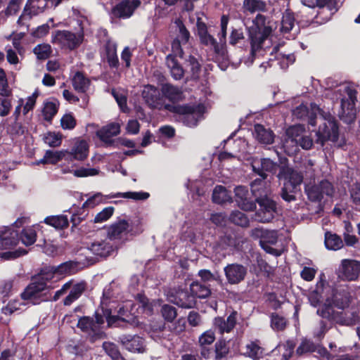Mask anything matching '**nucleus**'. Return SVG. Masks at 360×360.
<instances>
[{
	"mask_svg": "<svg viewBox=\"0 0 360 360\" xmlns=\"http://www.w3.org/2000/svg\"><path fill=\"white\" fill-rule=\"evenodd\" d=\"M166 65L170 70L172 77L176 79H181L184 74L183 68L179 65L173 55H168L166 58Z\"/></svg>",
	"mask_w": 360,
	"mask_h": 360,
	"instance_id": "ea45409f",
	"label": "nucleus"
},
{
	"mask_svg": "<svg viewBox=\"0 0 360 360\" xmlns=\"http://www.w3.org/2000/svg\"><path fill=\"white\" fill-rule=\"evenodd\" d=\"M253 136L261 144H271L274 139L273 131L259 124L255 125Z\"/></svg>",
	"mask_w": 360,
	"mask_h": 360,
	"instance_id": "473e14b6",
	"label": "nucleus"
},
{
	"mask_svg": "<svg viewBox=\"0 0 360 360\" xmlns=\"http://www.w3.org/2000/svg\"><path fill=\"white\" fill-rule=\"evenodd\" d=\"M271 326L274 330H282L286 326V321L283 317L278 314H273L271 316Z\"/></svg>",
	"mask_w": 360,
	"mask_h": 360,
	"instance_id": "774afa93",
	"label": "nucleus"
},
{
	"mask_svg": "<svg viewBox=\"0 0 360 360\" xmlns=\"http://www.w3.org/2000/svg\"><path fill=\"white\" fill-rule=\"evenodd\" d=\"M250 236L254 239H259L260 245L277 243L278 235L275 231H268L262 227H257L251 230Z\"/></svg>",
	"mask_w": 360,
	"mask_h": 360,
	"instance_id": "cd10ccee",
	"label": "nucleus"
},
{
	"mask_svg": "<svg viewBox=\"0 0 360 360\" xmlns=\"http://www.w3.org/2000/svg\"><path fill=\"white\" fill-rule=\"evenodd\" d=\"M331 286L321 281L317 283L316 289L309 295V301L313 307H317L319 303L325 300L324 305L317 310V314L323 318L331 320L337 323L345 326H352L358 321L355 311H351L349 316H344L343 312L335 311L330 306V296L329 292Z\"/></svg>",
	"mask_w": 360,
	"mask_h": 360,
	"instance_id": "f03ea898",
	"label": "nucleus"
},
{
	"mask_svg": "<svg viewBox=\"0 0 360 360\" xmlns=\"http://www.w3.org/2000/svg\"><path fill=\"white\" fill-rule=\"evenodd\" d=\"M46 290V285L42 281L32 282L21 294L24 300H30L32 304H36L44 300V291Z\"/></svg>",
	"mask_w": 360,
	"mask_h": 360,
	"instance_id": "f3484780",
	"label": "nucleus"
},
{
	"mask_svg": "<svg viewBox=\"0 0 360 360\" xmlns=\"http://www.w3.org/2000/svg\"><path fill=\"white\" fill-rule=\"evenodd\" d=\"M257 202L259 205V209L257 212L258 220L262 223L271 221L276 212V202L268 197L258 199Z\"/></svg>",
	"mask_w": 360,
	"mask_h": 360,
	"instance_id": "6ab92c4d",
	"label": "nucleus"
},
{
	"mask_svg": "<svg viewBox=\"0 0 360 360\" xmlns=\"http://www.w3.org/2000/svg\"><path fill=\"white\" fill-rule=\"evenodd\" d=\"M114 212L113 207H108L104 208L101 212L98 213L94 217L95 223H102L107 221L112 215Z\"/></svg>",
	"mask_w": 360,
	"mask_h": 360,
	"instance_id": "69168bd1",
	"label": "nucleus"
},
{
	"mask_svg": "<svg viewBox=\"0 0 360 360\" xmlns=\"http://www.w3.org/2000/svg\"><path fill=\"white\" fill-rule=\"evenodd\" d=\"M48 0H28L23 11V13L18 20V23L20 24L22 19L27 15L31 18L33 15L42 13L48 6Z\"/></svg>",
	"mask_w": 360,
	"mask_h": 360,
	"instance_id": "b1692460",
	"label": "nucleus"
},
{
	"mask_svg": "<svg viewBox=\"0 0 360 360\" xmlns=\"http://www.w3.org/2000/svg\"><path fill=\"white\" fill-rule=\"evenodd\" d=\"M84 39L83 27L77 32L58 30L52 34V42L63 49L74 50L79 47Z\"/></svg>",
	"mask_w": 360,
	"mask_h": 360,
	"instance_id": "6e6552de",
	"label": "nucleus"
},
{
	"mask_svg": "<svg viewBox=\"0 0 360 360\" xmlns=\"http://www.w3.org/2000/svg\"><path fill=\"white\" fill-rule=\"evenodd\" d=\"M34 53L39 60L48 58L52 52L51 46L48 44H41L36 46L33 49Z\"/></svg>",
	"mask_w": 360,
	"mask_h": 360,
	"instance_id": "6e6d98bb",
	"label": "nucleus"
},
{
	"mask_svg": "<svg viewBox=\"0 0 360 360\" xmlns=\"http://www.w3.org/2000/svg\"><path fill=\"white\" fill-rule=\"evenodd\" d=\"M360 274V262L345 259L341 261L338 269V276L344 280L354 281Z\"/></svg>",
	"mask_w": 360,
	"mask_h": 360,
	"instance_id": "a211bd4d",
	"label": "nucleus"
},
{
	"mask_svg": "<svg viewBox=\"0 0 360 360\" xmlns=\"http://www.w3.org/2000/svg\"><path fill=\"white\" fill-rule=\"evenodd\" d=\"M231 195L222 186H217L213 191L212 200L215 203L222 204L231 201Z\"/></svg>",
	"mask_w": 360,
	"mask_h": 360,
	"instance_id": "a18cd8bd",
	"label": "nucleus"
},
{
	"mask_svg": "<svg viewBox=\"0 0 360 360\" xmlns=\"http://www.w3.org/2000/svg\"><path fill=\"white\" fill-rule=\"evenodd\" d=\"M251 166L252 170L263 179H266L268 174L276 172L278 167L276 162L269 158H257L251 159Z\"/></svg>",
	"mask_w": 360,
	"mask_h": 360,
	"instance_id": "aec40b11",
	"label": "nucleus"
},
{
	"mask_svg": "<svg viewBox=\"0 0 360 360\" xmlns=\"http://www.w3.org/2000/svg\"><path fill=\"white\" fill-rule=\"evenodd\" d=\"M243 6L251 13L264 11L266 9V3L262 0H244Z\"/></svg>",
	"mask_w": 360,
	"mask_h": 360,
	"instance_id": "864d4df0",
	"label": "nucleus"
},
{
	"mask_svg": "<svg viewBox=\"0 0 360 360\" xmlns=\"http://www.w3.org/2000/svg\"><path fill=\"white\" fill-rule=\"evenodd\" d=\"M76 269L77 263L70 261L59 265L56 269V273L60 275L71 274L76 271Z\"/></svg>",
	"mask_w": 360,
	"mask_h": 360,
	"instance_id": "bf43d9fd",
	"label": "nucleus"
},
{
	"mask_svg": "<svg viewBox=\"0 0 360 360\" xmlns=\"http://www.w3.org/2000/svg\"><path fill=\"white\" fill-rule=\"evenodd\" d=\"M325 245L328 250H338L343 247V241L337 234L326 232L325 234Z\"/></svg>",
	"mask_w": 360,
	"mask_h": 360,
	"instance_id": "37998d69",
	"label": "nucleus"
},
{
	"mask_svg": "<svg viewBox=\"0 0 360 360\" xmlns=\"http://www.w3.org/2000/svg\"><path fill=\"white\" fill-rule=\"evenodd\" d=\"M265 179H257L251 184V191L252 195L255 197V200L257 201L258 199L264 198L267 197L269 189L266 186Z\"/></svg>",
	"mask_w": 360,
	"mask_h": 360,
	"instance_id": "58836bf2",
	"label": "nucleus"
},
{
	"mask_svg": "<svg viewBox=\"0 0 360 360\" xmlns=\"http://www.w3.org/2000/svg\"><path fill=\"white\" fill-rule=\"evenodd\" d=\"M129 236L128 230V220L124 219H119L112 224L108 231V237L112 240H125Z\"/></svg>",
	"mask_w": 360,
	"mask_h": 360,
	"instance_id": "5701e85b",
	"label": "nucleus"
},
{
	"mask_svg": "<svg viewBox=\"0 0 360 360\" xmlns=\"http://www.w3.org/2000/svg\"><path fill=\"white\" fill-rule=\"evenodd\" d=\"M74 89L78 91L84 93L87 91L90 85V81L82 73L77 72L75 74L72 79Z\"/></svg>",
	"mask_w": 360,
	"mask_h": 360,
	"instance_id": "79ce46f5",
	"label": "nucleus"
},
{
	"mask_svg": "<svg viewBox=\"0 0 360 360\" xmlns=\"http://www.w3.org/2000/svg\"><path fill=\"white\" fill-rule=\"evenodd\" d=\"M18 233L6 229L0 234V249H10L18 244Z\"/></svg>",
	"mask_w": 360,
	"mask_h": 360,
	"instance_id": "c9c22d12",
	"label": "nucleus"
},
{
	"mask_svg": "<svg viewBox=\"0 0 360 360\" xmlns=\"http://www.w3.org/2000/svg\"><path fill=\"white\" fill-rule=\"evenodd\" d=\"M142 97L146 103L150 108L162 109L163 107L168 108V105L164 104L163 97L159 89L152 85H146L143 87Z\"/></svg>",
	"mask_w": 360,
	"mask_h": 360,
	"instance_id": "dca6fc26",
	"label": "nucleus"
},
{
	"mask_svg": "<svg viewBox=\"0 0 360 360\" xmlns=\"http://www.w3.org/2000/svg\"><path fill=\"white\" fill-rule=\"evenodd\" d=\"M107 60L111 67H117L118 58L117 56V45L115 42L108 41L105 44Z\"/></svg>",
	"mask_w": 360,
	"mask_h": 360,
	"instance_id": "de8ad7c7",
	"label": "nucleus"
},
{
	"mask_svg": "<svg viewBox=\"0 0 360 360\" xmlns=\"http://www.w3.org/2000/svg\"><path fill=\"white\" fill-rule=\"evenodd\" d=\"M44 221L56 229H63L69 225L68 219L64 215L49 216L46 217Z\"/></svg>",
	"mask_w": 360,
	"mask_h": 360,
	"instance_id": "c03bdc74",
	"label": "nucleus"
},
{
	"mask_svg": "<svg viewBox=\"0 0 360 360\" xmlns=\"http://www.w3.org/2000/svg\"><path fill=\"white\" fill-rule=\"evenodd\" d=\"M197 30L201 43L205 46H210L215 53H219V44L217 42L215 39L207 32L206 25L200 22L199 19L197 22Z\"/></svg>",
	"mask_w": 360,
	"mask_h": 360,
	"instance_id": "c85d7f7f",
	"label": "nucleus"
},
{
	"mask_svg": "<svg viewBox=\"0 0 360 360\" xmlns=\"http://www.w3.org/2000/svg\"><path fill=\"white\" fill-rule=\"evenodd\" d=\"M294 25L295 18L293 15L289 11H285L283 14L282 20L281 22V32L283 34L288 33L292 29Z\"/></svg>",
	"mask_w": 360,
	"mask_h": 360,
	"instance_id": "8fccbe9b",
	"label": "nucleus"
},
{
	"mask_svg": "<svg viewBox=\"0 0 360 360\" xmlns=\"http://www.w3.org/2000/svg\"><path fill=\"white\" fill-rule=\"evenodd\" d=\"M45 153L46 158L48 159V162L51 165H55L63 159L67 160V155L68 153V150H63L54 151L48 150Z\"/></svg>",
	"mask_w": 360,
	"mask_h": 360,
	"instance_id": "3c124183",
	"label": "nucleus"
},
{
	"mask_svg": "<svg viewBox=\"0 0 360 360\" xmlns=\"http://www.w3.org/2000/svg\"><path fill=\"white\" fill-rule=\"evenodd\" d=\"M86 284L84 282H79L73 284L68 282L63 285L60 290H57L53 296V300H57L68 290L70 289L69 295L64 300L65 305H70L75 300L78 299L84 291Z\"/></svg>",
	"mask_w": 360,
	"mask_h": 360,
	"instance_id": "ddd939ff",
	"label": "nucleus"
},
{
	"mask_svg": "<svg viewBox=\"0 0 360 360\" xmlns=\"http://www.w3.org/2000/svg\"><path fill=\"white\" fill-rule=\"evenodd\" d=\"M190 290L194 297L196 296L199 298H206L211 294V290L208 287L198 281L191 284Z\"/></svg>",
	"mask_w": 360,
	"mask_h": 360,
	"instance_id": "49530a36",
	"label": "nucleus"
},
{
	"mask_svg": "<svg viewBox=\"0 0 360 360\" xmlns=\"http://www.w3.org/2000/svg\"><path fill=\"white\" fill-rule=\"evenodd\" d=\"M314 104H311V106L314 105ZM292 114L294 116H295L297 118H303L306 116H309V123L311 126L316 125V121L314 120V116H316L319 113L318 112H314L312 111V107H311V111L309 110L307 105L304 104L300 105L298 107H297L295 110L292 111Z\"/></svg>",
	"mask_w": 360,
	"mask_h": 360,
	"instance_id": "a19ab883",
	"label": "nucleus"
},
{
	"mask_svg": "<svg viewBox=\"0 0 360 360\" xmlns=\"http://www.w3.org/2000/svg\"><path fill=\"white\" fill-rule=\"evenodd\" d=\"M235 200L242 210L245 211H252L256 208L255 201L251 198L248 189L246 186H238L234 188Z\"/></svg>",
	"mask_w": 360,
	"mask_h": 360,
	"instance_id": "412c9836",
	"label": "nucleus"
},
{
	"mask_svg": "<svg viewBox=\"0 0 360 360\" xmlns=\"http://www.w3.org/2000/svg\"><path fill=\"white\" fill-rule=\"evenodd\" d=\"M179 112L181 113L180 119L183 123L189 127H193L202 120L205 108L202 104L195 106L185 105L179 107Z\"/></svg>",
	"mask_w": 360,
	"mask_h": 360,
	"instance_id": "f8f14e48",
	"label": "nucleus"
},
{
	"mask_svg": "<svg viewBox=\"0 0 360 360\" xmlns=\"http://www.w3.org/2000/svg\"><path fill=\"white\" fill-rule=\"evenodd\" d=\"M58 103L56 101H47L44 103L42 113L46 120L50 121L58 112Z\"/></svg>",
	"mask_w": 360,
	"mask_h": 360,
	"instance_id": "603ef678",
	"label": "nucleus"
},
{
	"mask_svg": "<svg viewBox=\"0 0 360 360\" xmlns=\"http://www.w3.org/2000/svg\"><path fill=\"white\" fill-rule=\"evenodd\" d=\"M237 313L232 312L226 319L224 320L221 317H217L214 320V327L217 329L220 333H229L236 326L237 319Z\"/></svg>",
	"mask_w": 360,
	"mask_h": 360,
	"instance_id": "7c9ffc66",
	"label": "nucleus"
},
{
	"mask_svg": "<svg viewBox=\"0 0 360 360\" xmlns=\"http://www.w3.org/2000/svg\"><path fill=\"white\" fill-rule=\"evenodd\" d=\"M245 354L248 356L257 359L262 354V349L254 342H251L246 345Z\"/></svg>",
	"mask_w": 360,
	"mask_h": 360,
	"instance_id": "e2e57ef3",
	"label": "nucleus"
},
{
	"mask_svg": "<svg viewBox=\"0 0 360 360\" xmlns=\"http://www.w3.org/2000/svg\"><path fill=\"white\" fill-rule=\"evenodd\" d=\"M333 99L340 101V111L338 115L340 119L346 122L353 120L356 115L355 103L357 91L347 86H340L334 91Z\"/></svg>",
	"mask_w": 360,
	"mask_h": 360,
	"instance_id": "39448f33",
	"label": "nucleus"
},
{
	"mask_svg": "<svg viewBox=\"0 0 360 360\" xmlns=\"http://www.w3.org/2000/svg\"><path fill=\"white\" fill-rule=\"evenodd\" d=\"M140 4L139 0H124L113 8L112 13L116 17L127 18L133 14Z\"/></svg>",
	"mask_w": 360,
	"mask_h": 360,
	"instance_id": "a878e982",
	"label": "nucleus"
},
{
	"mask_svg": "<svg viewBox=\"0 0 360 360\" xmlns=\"http://www.w3.org/2000/svg\"><path fill=\"white\" fill-rule=\"evenodd\" d=\"M161 311L164 319L169 322H172L177 315L175 307L169 304L163 305Z\"/></svg>",
	"mask_w": 360,
	"mask_h": 360,
	"instance_id": "338daca9",
	"label": "nucleus"
},
{
	"mask_svg": "<svg viewBox=\"0 0 360 360\" xmlns=\"http://www.w3.org/2000/svg\"><path fill=\"white\" fill-rule=\"evenodd\" d=\"M89 153V146L84 140L77 141L71 151H68L67 160H83L86 158Z\"/></svg>",
	"mask_w": 360,
	"mask_h": 360,
	"instance_id": "c756f323",
	"label": "nucleus"
},
{
	"mask_svg": "<svg viewBox=\"0 0 360 360\" xmlns=\"http://www.w3.org/2000/svg\"><path fill=\"white\" fill-rule=\"evenodd\" d=\"M278 46H276L272 49L271 55L276 54L274 57V60L271 58L269 62L262 63L260 68H264L266 69L267 66L279 65L281 69H285L288 67L289 64H292L295 61V56L291 54L285 55L283 53H277Z\"/></svg>",
	"mask_w": 360,
	"mask_h": 360,
	"instance_id": "4be33fe9",
	"label": "nucleus"
},
{
	"mask_svg": "<svg viewBox=\"0 0 360 360\" xmlns=\"http://www.w3.org/2000/svg\"><path fill=\"white\" fill-rule=\"evenodd\" d=\"M330 296V306L333 305L339 309H342L340 312H343L344 316H349L351 311H355L356 315L358 317L357 323L359 321V317L357 314L356 310L354 309H349L345 311V309L349 307V303L351 302V295L348 291V288L346 286H340L335 289L331 288V290L329 292Z\"/></svg>",
	"mask_w": 360,
	"mask_h": 360,
	"instance_id": "1a4fd4ad",
	"label": "nucleus"
},
{
	"mask_svg": "<svg viewBox=\"0 0 360 360\" xmlns=\"http://www.w3.org/2000/svg\"><path fill=\"white\" fill-rule=\"evenodd\" d=\"M161 91L166 98L174 103L181 101L184 97L181 89L171 84H163Z\"/></svg>",
	"mask_w": 360,
	"mask_h": 360,
	"instance_id": "f704fd0d",
	"label": "nucleus"
},
{
	"mask_svg": "<svg viewBox=\"0 0 360 360\" xmlns=\"http://www.w3.org/2000/svg\"><path fill=\"white\" fill-rule=\"evenodd\" d=\"M224 272L228 283L238 285L245 279L248 267L239 263H232L224 268Z\"/></svg>",
	"mask_w": 360,
	"mask_h": 360,
	"instance_id": "2eb2a0df",
	"label": "nucleus"
},
{
	"mask_svg": "<svg viewBox=\"0 0 360 360\" xmlns=\"http://www.w3.org/2000/svg\"><path fill=\"white\" fill-rule=\"evenodd\" d=\"M229 219L231 222L240 226H246L249 224L247 216L240 211L232 212Z\"/></svg>",
	"mask_w": 360,
	"mask_h": 360,
	"instance_id": "4d7b16f0",
	"label": "nucleus"
},
{
	"mask_svg": "<svg viewBox=\"0 0 360 360\" xmlns=\"http://www.w3.org/2000/svg\"><path fill=\"white\" fill-rule=\"evenodd\" d=\"M120 131V124L117 123H111L98 131L97 135L101 141L107 144H110L112 143L111 138L117 135Z\"/></svg>",
	"mask_w": 360,
	"mask_h": 360,
	"instance_id": "72a5a7b5",
	"label": "nucleus"
},
{
	"mask_svg": "<svg viewBox=\"0 0 360 360\" xmlns=\"http://www.w3.org/2000/svg\"><path fill=\"white\" fill-rule=\"evenodd\" d=\"M305 192L309 200L321 202L325 196L331 197L334 193V188L330 182L322 180L317 184L307 185Z\"/></svg>",
	"mask_w": 360,
	"mask_h": 360,
	"instance_id": "9b49d317",
	"label": "nucleus"
},
{
	"mask_svg": "<svg viewBox=\"0 0 360 360\" xmlns=\"http://www.w3.org/2000/svg\"><path fill=\"white\" fill-rule=\"evenodd\" d=\"M120 342L126 349L132 352L142 353L145 352L146 345L144 340L139 336L122 335L119 338Z\"/></svg>",
	"mask_w": 360,
	"mask_h": 360,
	"instance_id": "bb28decb",
	"label": "nucleus"
},
{
	"mask_svg": "<svg viewBox=\"0 0 360 360\" xmlns=\"http://www.w3.org/2000/svg\"><path fill=\"white\" fill-rule=\"evenodd\" d=\"M229 22V18L226 15H222L221 18V31L218 34L219 44L223 46L226 42V30Z\"/></svg>",
	"mask_w": 360,
	"mask_h": 360,
	"instance_id": "680f3d73",
	"label": "nucleus"
},
{
	"mask_svg": "<svg viewBox=\"0 0 360 360\" xmlns=\"http://www.w3.org/2000/svg\"><path fill=\"white\" fill-rule=\"evenodd\" d=\"M128 230L129 236H136L144 230V221L142 218L136 217L128 220Z\"/></svg>",
	"mask_w": 360,
	"mask_h": 360,
	"instance_id": "09e8293b",
	"label": "nucleus"
},
{
	"mask_svg": "<svg viewBox=\"0 0 360 360\" xmlns=\"http://www.w3.org/2000/svg\"><path fill=\"white\" fill-rule=\"evenodd\" d=\"M312 111L318 112L321 123L316 132L317 143L321 146L327 141H337L339 136L338 126L335 117L328 112H324L316 105H314Z\"/></svg>",
	"mask_w": 360,
	"mask_h": 360,
	"instance_id": "20e7f679",
	"label": "nucleus"
},
{
	"mask_svg": "<svg viewBox=\"0 0 360 360\" xmlns=\"http://www.w3.org/2000/svg\"><path fill=\"white\" fill-rule=\"evenodd\" d=\"M278 177L280 179H284L285 183H291L293 186L300 187L303 181L302 174L290 167L283 168L279 172Z\"/></svg>",
	"mask_w": 360,
	"mask_h": 360,
	"instance_id": "2f4dec72",
	"label": "nucleus"
},
{
	"mask_svg": "<svg viewBox=\"0 0 360 360\" xmlns=\"http://www.w3.org/2000/svg\"><path fill=\"white\" fill-rule=\"evenodd\" d=\"M41 229V225L36 224L22 229L20 233L22 243L28 246L34 243L37 238V233Z\"/></svg>",
	"mask_w": 360,
	"mask_h": 360,
	"instance_id": "e433bc0d",
	"label": "nucleus"
},
{
	"mask_svg": "<svg viewBox=\"0 0 360 360\" xmlns=\"http://www.w3.org/2000/svg\"><path fill=\"white\" fill-rule=\"evenodd\" d=\"M111 291L110 288H105L101 301V311L109 326H121L124 322L134 323V319L141 313L151 315L155 308L160 303L157 300L149 302L144 295H139L136 302L127 300L122 304H117L114 300H111Z\"/></svg>",
	"mask_w": 360,
	"mask_h": 360,
	"instance_id": "f257e3e1",
	"label": "nucleus"
},
{
	"mask_svg": "<svg viewBox=\"0 0 360 360\" xmlns=\"http://www.w3.org/2000/svg\"><path fill=\"white\" fill-rule=\"evenodd\" d=\"M186 68H190V71L191 72L192 77L195 79L198 77V73L200 70V65L192 56H189L188 58L186 60Z\"/></svg>",
	"mask_w": 360,
	"mask_h": 360,
	"instance_id": "052dcab7",
	"label": "nucleus"
},
{
	"mask_svg": "<svg viewBox=\"0 0 360 360\" xmlns=\"http://www.w3.org/2000/svg\"><path fill=\"white\" fill-rule=\"evenodd\" d=\"M175 25L178 31L176 40L181 41L182 44H186L190 38V33L184 26L182 21L179 19L175 20Z\"/></svg>",
	"mask_w": 360,
	"mask_h": 360,
	"instance_id": "5fc2aeb1",
	"label": "nucleus"
},
{
	"mask_svg": "<svg viewBox=\"0 0 360 360\" xmlns=\"http://www.w3.org/2000/svg\"><path fill=\"white\" fill-rule=\"evenodd\" d=\"M215 340V335L214 333L211 330H207L205 333H203L200 337H199V344L200 347L204 346H211V345L214 342Z\"/></svg>",
	"mask_w": 360,
	"mask_h": 360,
	"instance_id": "0e129e2a",
	"label": "nucleus"
},
{
	"mask_svg": "<svg viewBox=\"0 0 360 360\" xmlns=\"http://www.w3.org/2000/svg\"><path fill=\"white\" fill-rule=\"evenodd\" d=\"M312 146L313 140L306 134L302 125H295L287 129L283 148L288 153L295 151L298 146L302 149L309 150Z\"/></svg>",
	"mask_w": 360,
	"mask_h": 360,
	"instance_id": "423d86ee",
	"label": "nucleus"
},
{
	"mask_svg": "<svg viewBox=\"0 0 360 360\" xmlns=\"http://www.w3.org/2000/svg\"><path fill=\"white\" fill-rule=\"evenodd\" d=\"M168 299L171 302L182 308H192L195 304L194 296L184 290H179L175 294L171 293Z\"/></svg>",
	"mask_w": 360,
	"mask_h": 360,
	"instance_id": "393cba45",
	"label": "nucleus"
},
{
	"mask_svg": "<svg viewBox=\"0 0 360 360\" xmlns=\"http://www.w3.org/2000/svg\"><path fill=\"white\" fill-rule=\"evenodd\" d=\"M113 247L110 239L106 236L104 239L95 240L86 248H81L80 255H86L87 252H91L96 255L106 257L113 251Z\"/></svg>",
	"mask_w": 360,
	"mask_h": 360,
	"instance_id": "4468645a",
	"label": "nucleus"
},
{
	"mask_svg": "<svg viewBox=\"0 0 360 360\" xmlns=\"http://www.w3.org/2000/svg\"><path fill=\"white\" fill-rule=\"evenodd\" d=\"M264 15H257L252 21V25L248 28V39L250 44V53L252 57L264 55L272 45L270 26L265 25Z\"/></svg>",
	"mask_w": 360,
	"mask_h": 360,
	"instance_id": "7ed1b4c3",
	"label": "nucleus"
},
{
	"mask_svg": "<svg viewBox=\"0 0 360 360\" xmlns=\"http://www.w3.org/2000/svg\"><path fill=\"white\" fill-rule=\"evenodd\" d=\"M300 194V188L293 186L291 183H283L281 196L285 201L288 202L295 201Z\"/></svg>",
	"mask_w": 360,
	"mask_h": 360,
	"instance_id": "4c0bfd02",
	"label": "nucleus"
},
{
	"mask_svg": "<svg viewBox=\"0 0 360 360\" xmlns=\"http://www.w3.org/2000/svg\"><path fill=\"white\" fill-rule=\"evenodd\" d=\"M149 197L146 192H125L116 193L104 195L101 193H96L89 197L83 204V207L93 208L100 203L105 202L107 200L114 198H131L134 200H146Z\"/></svg>",
	"mask_w": 360,
	"mask_h": 360,
	"instance_id": "9d476101",
	"label": "nucleus"
},
{
	"mask_svg": "<svg viewBox=\"0 0 360 360\" xmlns=\"http://www.w3.org/2000/svg\"><path fill=\"white\" fill-rule=\"evenodd\" d=\"M103 348L106 354L114 360H123L117 346L112 342H105L103 344Z\"/></svg>",
	"mask_w": 360,
	"mask_h": 360,
	"instance_id": "13d9d810",
	"label": "nucleus"
},
{
	"mask_svg": "<svg viewBox=\"0 0 360 360\" xmlns=\"http://www.w3.org/2000/svg\"><path fill=\"white\" fill-rule=\"evenodd\" d=\"M101 309L96 311L94 321L93 318L83 316L78 319L77 327L89 338L90 341L94 342L104 336L101 326L106 321L104 314L101 312Z\"/></svg>",
	"mask_w": 360,
	"mask_h": 360,
	"instance_id": "0eeeda50",
	"label": "nucleus"
}]
</instances>
